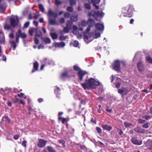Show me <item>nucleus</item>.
<instances>
[{
    "label": "nucleus",
    "mask_w": 152,
    "mask_h": 152,
    "mask_svg": "<svg viewBox=\"0 0 152 152\" xmlns=\"http://www.w3.org/2000/svg\"><path fill=\"white\" fill-rule=\"evenodd\" d=\"M91 26H88L86 29V33L85 34L84 39L85 42L88 43L92 41L94 38H97L100 36V33L98 31L95 30L93 32L90 33L88 34V33L89 32L91 29Z\"/></svg>",
    "instance_id": "nucleus-1"
},
{
    "label": "nucleus",
    "mask_w": 152,
    "mask_h": 152,
    "mask_svg": "<svg viewBox=\"0 0 152 152\" xmlns=\"http://www.w3.org/2000/svg\"><path fill=\"white\" fill-rule=\"evenodd\" d=\"M99 85L100 83L97 80L91 78L88 80H86L84 83L81 84L82 86L85 89L94 88Z\"/></svg>",
    "instance_id": "nucleus-2"
},
{
    "label": "nucleus",
    "mask_w": 152,
    "mask_h": 152,
    "mask_svg": "<svg viewBox=\"0 0 152 152\" xmlns=\"http://www.w3.org/2000/svg\"><path fill=\"white\" fill-rule=\"evenodd\" d=\"M88 15L89 17H93L97 21H99L100 18L104 15V13L99 11L92 10L91 12H88Z\"/></svg>",
    "instance_id": "nucleus-3"
},
{
    "label": "nucleus",
    "mask_w": 152,
    "mask_h": 152,
    "mask_svg": "<svg viewBox=\"0 0 152 152\" xmlns=\"http://www.w3.org/2000/svg\"><path fill=\"white\" fill-rule=\"evenodd\" d=\"M132 7L128 5L124 7L122 9V13L124 16L131 17L133 16V10Z\"/></svg>",
    "instance_id": "nucleus-4"
},
{
    "label": "nucleus",
    "mask_w": 152,
    "mask_h": 152,
    "mask_svg": "<svg viewBox=\"0 0 152 152\" xmlns=\"http://www.w3.org/2000/svg\"><path fill=\"white\" fill-rule=\"evenodd\" d=\"M9 18L11 26L15 28L18 25L19 20L18 17L17 15H12Z\"/></svg>",
    "instance_id": "nucleus-5"
},
{
    "label": "nucleus",
    "mask_w": 152,
    "mask_h": 152,
    "mask_svg": "<svg viewBox=\"0 0 152 152\" xmlns=\"http://www.w3.org/2000/svg\"><path fill=\"white\" fill-rule=\"evenodd\" d=\"M74 69L77 71H78V76L79 78V80L80 81L83 80V77L84 75L86 74V72L80 70V68L77 66H73Z\"/></svg>",
    "instance_id": "nucleus-6"
},
{
    "label": "nucleus",
    "mask_w": 152,
    "mask_h": 152,
    "mask_svg": "<svg viewBox=\"0 0 152 152\" xmlns=\"http://www.w3.org/2000/svg\"><path fill=\"white\" fill-rule=\"evenodd\" d=\"M129 92L128 89L126 88L122 87L118 89V92L122 95L126 94Z\"/></svg>",
    "instance_id": "nucleus-7"
},
{
    "label": "nucleus",
    "mask_w": 152,
    "mask_h": 152,
    "mask_svg": "<svg viewBox=\"0 0 152 152\" xmlns=\"http://www.w3.org/2000/svg\"><path fill=\"white\" fill-rule=\"evenodd\" d=\"M131 142L133 144L137 145H140L142 143V141L138 140L137 137L136 136H134L132 137Z\"/></svg>",
    "instance_id": "nucleus-8"
},
{
    "label": "nucleus",
    "mask_w": 152,
    "mask_h": 152,
    "mask_svg": "<svg viewBox=\"0 0 152 152\" xmlns=\"http://www.w3.org/2000/svg\"><path fill=\"white\" fill-rule=\"evenodd\" d=\"M113 68L118 72H120V61H119L117 60L115 61L114 64L113 66Z\"/></svg>",
    "instance_id": "nucleus-9"
},
{
    "label": "nucleus",
    "mask_w": 152,
    "mask_h": 152,
    "mask_svg": "<svg viewBox=\"0 0 152 152\" xmlns=\"http://www.w3.org/2000/svg\"><path fill=\"white\" fill-rule=\"evenodd\" d=\"M137 66L138 70L140 72H141L144 70L145 67L144 64L142 62H138L137 64Z\"/></svg>",
    "instance_id": "nucleus-10"
},
{
    "label": "nucleus",
    "mask_w": 152,
    "mask_h": 152,
    "mask_svg": "<svg viewBox=\"0 0 152 152\" xmlns=\"http://www.w3.org/2000/svg\"><path fill=\"white\" fill-rule=\"evenodd\" d=\"M47 142L42 139L39 140V142L38 143V146L39 148H43L45 146Z\"/></svg>",
    "instance_id": "nucleus-11"
},
{
    "label": "nucleus",
    "mask_w": 152,
    "mask_h": 152,
    "mask_svg": "<svg viewBox=\"0 0 152 152\" xmlns=\"http://www.w3.org/2000/svg\"><path fill=\"white\" fill-rule=\"evenodd\" d=\"M0 43L1 44H3L5 43L4 34L2 31L0 29Z\"/></svg>",
    "instance_id": "nucleus-12"
},
{
    "label": "nucleus",
    "mask_w": 152,
    "mask_h": 152,
    "mask_svg": "<svg viewBox=\"0 0 152 152\" xmlns=\"http://www.w3.org/2000/svg\"><path fill=\"white\" fill-rule=\"evenodd\" d=\"M47 15L49 18L51 16L56 18L58 16L57 13L52 11L50 9L49 10Z\"/></svg>",
    "instance_id": "nucleus-13"
},
{
    "label": "nucleus",
    "mask_w": 152,
    "mask_h": 152,
    "mask_svg": "<svg viewBox=\"0 0 152 152\" xmlns=\"http://www.w3.org/2000/svg\"><path fill=\"white\" fill-rule=\"evenodd\" d=\"M95 26L96 29L99 31H103L104 29V26L103 24L101 23H97Z\"/></svg>",
    "instance_id": "nucleus-14"
},
{
    "label": "nucleus",
    "mask_w": 152,
    "mask_h": 152,
    "mask_svg": "<svg viewBox=\"0 0 152 152\" xmlns=\"http://www.w3.org/2000/svg\"><path fill=\"white\" fill-rule=\"evenodd\" d=\"M134 131L138 133H143L145 132V130L143 128L139 127H137L134 128Z\"/></svg>",
    "instance_id": "nucleus-15"
},
{
    "label": "nucleus",
    "mask_w": 152,
    "mask_h": 152,
    "mask_svg": "<svg viewBox=\"0 0 152 152\" xmlns=\"http://www.w3.org/2000/svg\"><path fill=\"white\" fill-rule=\"evenodd\" d=\"M65 45V43L64 42H61L60 43L57 42L55 44V47L57 48H61L64 47Z\"/></svg>",
    "instance_id": "nucleus-16"
},
{
    "label": "nucleus",
    "mask_w": 152,
    "mask_h": 152,
    "mask_svg": "<svg viewBox=\"0 0 152 152\" xmlns=\"http://www.w3.org/2000/svg\"><path fill=\"white\" fill-rule=\"evenodd\" d=\"M6 7V5L5 3H4L2 5L0 4V12L1 13L5 11Z\"/></svg>",
    "instance_id": "nucleus-17"
},
{
    "label": "nucleus",
    "mask_w": 152,
    "mask_h": 152,
    "mask_svg": "<svg viewBox=\"0 0 152 152\" xmlns=\"http://www.w3.org/2000/svg\"><path fill=\"white\" fill-rule=\"evenodd\" d=\"M49 23L52 25H58V23H57L55 19H53L49 18Z\"/></svg>",
    "instance_id": "nucleus-18"
},
{
    "label": "nucleus",
    "mask_w": 152,
    "mask_h": 152,
    "mask_svg": "<svg viewBox=\"0 0 152 152\" xmlns=\"http://www.w3.org/2000/svg\"><path fill=\"white\" fill-rule=\"evenodd\" d=\"M16 33H18L19 37L20 36L22 38H25L26 37V35L25 33H22L20 29H19Z\"/></svg>",
    "instance_id": "nucleus-19"
},
{
    "label": "nucleus",
    "mask_w": 152,
    "mask_h": 152,
    "mask_svg": "<svg viewBox=\"0 0 152 152\" xmlns=\"http://www.w3.org/2000/svg\"><path fill=\"white\" fill-rule=\"evenodd\" d=\"M42 35V33L40 30L36 28V31H35V34L36 37H40Z\"/></svg>",
    "instance_id": "nucleus-20"
},
{
    "label": "nucleus",
    "mask_w": 152,
    "mask_h": 152,
    "mask_svg": "<svg viewBox=\"0 0 152 152\" xmlns=\"http://www.w3.org/2000/svg\"><path fill=\"white\" fill-rule=\"evenodd\" d=\"M94 21L93 19L90 18L88 21V24L89 26H93L94 24Z\"/></svg>",
    "instance_id": "nucleus-21"
},
{
    "label": "nucleus",
    "mask_w": 152,
    "mask_h": 152,
    "mask_svg": "<svg viewBox=\"0 0 152 152\" xmlns=\"http://www.w3.org/2000/svg\"><path fill=\"white\" fill-rule=\"evenodd\" d=\"M103 128L107 131H110L112 129V127L108 126L107 124H103L102 125Z\"/></svg>",
    "instance_id": "nucleus-22"
},
{
    "label": "nucleus",
    "mask_w": 152,
    "mask_h": 152,
    "mask_svg": "<svg viewBox=\"0 0 152 152\" xmlns=\"http://www.w3.org/2000/svg\"><path fill=\"white\" fill-rule=\"evenodd\" d=\"M48 152H56V150L52 147L48 146L46 147Z\"/></svg>",
    "instance_id": "nucleus-23"
},
{
    "label": "nucleus",
    "mask_w": 152,
    "mask_h": 152,
    "mask_svg": "<svg viewBox=\"0 0 152 152\" xmlns=\"http://www.w3.org/2000/svg\"><path fill=\"white\" fill-rule=\"evenodd\" d=\"M4 28L6 30H9L10 28L11 25H10L7 23V22H5L4 24Z\"/></svg>",
    "instance_id": "nucleus-24"
},
{
    "label": "nucleus",
    "mask_w": 152,
    "mask_h": 152,
    "mask_svg": "<svg viewBox=\"0 0 152 152\" xmlns=\"http://www.w3.org/2000/svg\"><path fill=\"white\" fill-rule=\"evenodd\" d=\"M35 31H36V28H29V33L31 36L33 35L34 33H35Z\"/></svg>",
    "instance_id": "nucleus-25"
},
{
    "label": "nucleus",
    "mask_w": 152,
    "mask_h": 152,
    "mask_svg": "<svg viewBox=\"0 0 152 152\" xmlns=\"http://www.w3.org/2000/svg\"><path fill=\"white\" fill-rule=\"evenodd\" d=\"M52 38L53 39H55L57 38L58 36L57 34L55 33H52L50 34Z\"/></svg>",
    "instance_id": "nucleus-26"
},
{
    "label": "nucleus",
    "mask_w": 152,
    "mask_h": 152,
    "mask_svg": "<svg viewBox=\"0 0 152 152\" xmlns=\"http://www.w3.org/2000/svg\"><path fill=\"white\" fill-rule=\"evenodd\" d=\"M10 43L11 44V46L13 47V49L14 50H15L16 47V45L15 41L13 40H12L10 42Z\"/></svg>",
    "instance_id": "nucleus-27"
},
{
    "label": "nucleus",
    "mask_w": 152,
    "mask_h": 152,
    "mask_svg": "<svg viewBox=\"0 0 152 152\" xmlns=\"http://www.w3.org/2000/svg\"><path fill=\"white\" fill-rule=\"evenodd\" d=\"M3 120L4 121L9 124L10 122V119L9 118L8 116H5L3 118Z\"/></svg>",
    "instance_id": "nucleus-28"
},
{
    "label": "nucleus",
    "mask_w": 152,
    "mask_h": 152,
    "mask_svg": "<svg viewBox=\"0 0 152 152\" xmlns=\"http://www.w3.org/2000/svg\"><path fill=\"white\" fill-rule=\"evenodd\" d=\"M54 93L56 94L57 96L60 94V89L58 87L54 89Z\"/></svg>",
    "instance_id": "nucleus-29"
},
{
    "label": "nucleus",
    "mask_w": 152,
    "mask_h": 152,
    "mask_svg": "<svg viewBox=\"0 0 152 152\" xmlns=\"http://www.w3.org/2000/svg\"><path fill=\"white\" fill-rule=\"evenodd\" d=\"M72 24V23L71 21L70 20H68L67 21L66 23V26L71 28Z\"/></svg>",
    "instance_id": "nucleus-30"
},
{
    "label": "nucleus",
    "mask_w": 152,
    "mask_h": 152,
    "mask_svg": "<svg viewBox=\"0 0 152 152\" xmlns=\"http://www.w3.org/2000/svg\"><path fill=\"white\" fill-rule=\"evenodd\" d=\"M43 41L45 43H49L51 42L50 39L47 37L44 38L43 39Z\"/></svg>",
    "instance_id": "nucleus-31"
},
{
    "label": "nucleus",
    "mask_w": 152,
    "mask_h": 152,
    "mask_svg": "<svg viewBox=\"0 0 152 152\" xmlns=\"http://www.w3.org/2000/svg\"><path fill=\"white\" fill-rule=\"evenodd\" d=\"M39 64L38 62H36L34 64V68L35 70H38V67Z\"/></svg>",
    "instance_id": "nucleus-32"
},
{
    "label": "nucleus",
    "mask_w": 152,
    "mask_h": 152,
    "mask_svg": "<svg viewBox=\"0 0 152 152\" xmlns=\"http://www.w3.org/2000/svg\"><path fill=\"white\" fill-rule=\"evenodd\" d=\"M70 19L72 20L73 21H76L77 20V16H72Z\"/></svg>",
    "instance_id": "nucleus-33"
},
{
    "label": "nucleus",
    "mask_w": 152,
    "mask_h": 152,
    "mask_svg": "<svg viewBox=\"0 0 152 152\" xmlns=\"http://www.w3.org/2000/svg\"><path fill=\"white\" fill-rule=\"evenodd\" d=\"M39 7L40 9V10L42 12H44L45 11V9L44 8L43 6V5L42 4H39Z\"/></svg>",
    "instance_id": "nucleus-34"
},
{
    "label": "nucleus",
    "mask_w": 152,
    "mask_h": 152,
    "mask_svg": "<svg viewBox=\"0 0 152 152\" xmlns=\"http://www.w3.org/2000/svg\"><path fill=\"white\" fill-rule=\"evenodd\" d=\"M84 7L87 10H90L91 7L90 5L88 4H84Z\"/></svg>",
    "instance_id": "nucleus-35"
},
{
    "label": "nucleus",
    "mask_w": 152,
    "mask_h": 152,
    "mask_svg": "<svg viewBox=\"0 0 152 152\" xmlns=\"http://www.w3.org/2000/svg\"><path fill=\"white\" fill-rule=\"evenodd\" d=\"M124 125L126 128L132 126V124L130 123L124 122Z\"/></svg>",
    "instance_id": "nucleus-36"
},
{
    "label": "nucleus",
    "mask_w": 152,
    "mask_h": 152,
    "mask_svg": "<svg viewBox=\"0 0 152 152\" xmlns=\"http://www.w3.org/2000/svg\"><path fill=\"white\" fill-rule=\"evenodd\" d=\"M150 125V124L148 123L144 124L142 125V127L144 128L147 129L149 127Z\"/></svg>",
    "instance_id": "nucleus-37"
},
{
    "label": "nucleus",
    "mask_w": 152,
    "mask_h": 152,
    "mask_svg": "<svg viewBox=\"0 0 152 152\" xmlns=\"http://www.w3.org/2000/svg\"><path fill=\"white\" fill-rule=\"evenodd\" d=\"M88 24V22H87L84 20H83L81 22V25L83 26H85Z\"/></svg>",
    "instance_id": "nucleus-38"
},
{
    "label": "nucleus",
    "mask_w": 152,
    "mask_h": 152,
    "mask_svg": "<svg viewBox=\"0 0 152 152\" xmlns=\"http://www.w3.org/2000/svg\"><path fill=\"white\" fill-rule=\"evenodd\" d=\"M147 61L149 63H152V59L149 56H147L146 58Z\"/></svg>",
    "instance_id": "nucleus-39"
},
{
    "label": "nucleus",
    "mask_w": 152,
    "mask_h": 152,
    "mask_svg": "<svg viewBox=\"0 0 152 152\" xmlns=\"http://www.w3.org/2000/svg\"><path fill=\"white\" fill-rule=\"evenodd\" d=\"M70 28L67 26L65 27L64 29V33H66L69 32V29Z\"/></svg>",
    "instance_id": "nucleus-40"
},
{
    "label": "nucleus",
    "mask_w": 152,
    "mask_h": 152,
    "mask_svg": "<svg viewBox=\"0 0 152 152\" xmlns=\"http://www.w3.org/2000/svg\"><path fill=\"white\" fill-rule=\"evenodd\" d=\"M67 37V36H64L62 35L59 37V39L60 40H65Z\"/></svg>",
    "instance_id": "nucleus-41"
},
{
    "label": "nucleus",
    "mask_w": 152,
    "mask_h": 152,
    "mask_svg": "<svg viewBox=\"0 0 152 152\" xmlns=\"http://www.w3.org/2000/svg\"><path fill=\"white\" fill-rule=\"evenodd\" d=\"M78 42L76 40L74 41L73 43V45L75 47H77L78 45Z\"/></svg>",
    "instance_id": "nucleus-42"
},
{
    "label": "nucleus",
    "mask_w": 152,
    "mask_h": 152,
    "mask_svg": "<svg viewBox=\"0 0 152 152\" xmlns=\"http://www.w3.org/2000/svg\"><path fill=\"white\" fill-rule=\"evenodd\" d=\"M76 3V1L75 0H70V4L71 5H75Z\"/></svg>",
    "instance_id": "nucleus-43"
},
{
    "label": "nucleus",
    "mask_w": 152,
    "mask_h": 152,
    "mask_svg": "<svg viewBox=\"0 0 152 152\" xmlns=\"http://www.w3.org/2000/svg\"><path fill=\"white\" fill-rule=\"evenodd\" d=\"M142 118L145 119L146 120H149L151 118V116L145 115L143 116Z\"/></svg>",
    "instance_id": "nucleus-44"
},
{
    "label": "nucleus",
    "mask_w": 152,
    "mask_h": 152,
    "mask_svg": "<svg viewBox=\"0 0 152 152\" xmlns=\"http://www.w3.org/2000/svg\"><path fill=\"white\" fill-rule=\"evenodd\" d=\"M67 10L68 12H72L73 11V8L72 7H68L67 8Z\"/></svg>",
    "instance_id": "nucleus-45"
},
{
    "label": "nucleus",
    "mask_w": 152,
    "mask_h": 152,
    "mask_svg": "<svg viewBox=\"0 0 152 152\" xmlns=\"http://www.w3.org/2000/svg\"><path fill=\"white\" fill-rule=\"evenodd\" d=\"M59 21L61 23H63L65 22V19L63 18H61L59 19Z\"/></svg>",
    "instance_id": "nucleus-46"
},
{
    "label": "nucleus",
    "mask_w": 152,
    "mask_h": 152,
    "mask_svg": "<svg viewBox=\"0 0 152 152\" xmlns=\"http://www.w3.org/2000/svg\"><path fill=\"white\" fill-rule=\"evenodd\" d=\"M64 16L65 18H68L70 17V15L69 13L66 12L64 13Z\"/></svg>",
    "instance_id": "nucleus-47"
},
{
    "label": "nucleus",
    "mask_w": 152,
    "mask_h": 152,
    "mask_svg": "<svg viewBox=\"0 0 152 152\" xmlns=\"http://www.w3.org/2000/svg\"><path fill=\"white\" fill-rule=\"evenodd\" d=\"M62 3V2L59 0H56L55 1L56 5L58 6Z\"/></svg>",
    "instance_id": "nucleus-48"
},
{
    "label": "nucleus",
    "mask_w": 152,
    "mask_h": 152,
    "mask_svg": "<svg viewBox=\"0 0 152 152\" xmlns=\"http://www.w3.org/2000/svg\"><path fill=\"white\" fill-rule=\"evenodd\" d=\"M137 121L140 124H143L145 123V120L140 119L138 120Z\"/></svg>",
    "instance_id": "nucleus-49"
},
{
    "label": "nucleus",
    "mask_w": 152,
    "mask_h": 152,
    "mask_svg": "<svg viewBox=\"0 0 152 152\" xmlns=\"http://www.w3.org/2000/svg\"><path fill=\"white\" fill-rule=\"evenodd\" d=\"M19 34H18V33H16V43H18V42L19 38Z\"/></svg>",
    "instance_id": "nucleus-50"
},
{
    "label": "nucleus",
    "mask_w": 152,
    "mask_h": 152,
    "mask_svg": "<svg viewBox=\"0 0 152 152\" xmlns=\"http://www.w3.org/2000/svg\"><path fill=\"white\" fill-rule=\"evenodd\" d=\"M59 143H61L62 144V146L63 147H64L65 146V145H64V143H65V142L64 141V140H59Z\"/></svg>",
    "instance_id": "nucleus-51"
},
{
    "label": "nucleus",
    "mask_w": 152,
    "mask_h": 152,
    "mask_svg": "<svg viewBox=\"0 0 152 152\" xmlns=\"http://www.w3.org/2000/svg\"><path fill=\"white\" fill-rule=\"evenodd\" d=\"M61 76L62 77H68V74L66 72L63 73L61 74Z\"/></svg>",
    "instance_id": "nucleus-52"
},
{
    "label": "nucleus",
    "mask_w": 152,
    "mask_h": 152,
    "mask_svg": "<svg viewBox=\"0 0 152 152\" xmlns=\"http://www.w3.org/2000/svg\"><path fill=\"white\" fill-rule=\"evenodd\" d=\"M30 23L29 22H27L26 23L24 24V27L25 28H27L29 26Z\"/></svg>",
    "instance_id": "nucleus-53"
},
{
    "label": "nucleus",
    "mask_w": 152,
    "mask_h": 152,
    "mask_svg": "<svg viewBox=\"0 0 152 152\" xmlns=\"http://www.w3.org/2000/svg\"><path fill=\"white\" fill-rule=\"evenodd\" d=\"M96 130L98 133H100L102 132V130L99 127H96Z\"/></svg>",
    "instance_id": "nucleus-54"
},
{
    "label": "nucleus",
    "mask_w": 152,
    "mask_h": 152,
    "mask_svg": "<svg viewBox=\"0 0 152 152\" xmlns=\"http://www.w3.org/2000/svg\"><path fill=\"white\" fill-rule=\"evenodd\" d=\"M34 43L36 44H38L39 42V41L38 39L36 38V37H35L34 39Z\"/></svg>",
    "instance_id": "nucleus-55"
},
{
    "label": "nucleus",
    "mask_w": 152,
    "mask_h": 152,
    "mask_svg": "<svg viewBox=\"0 0 152 152\" xmlns=\"http://www.w3.org/2000/svg\"><path fill=\"white\" fill-rule=\"evenodd\" d=\"M19 100V99H12V101L14 103H16L18 102Z\"/></svg>",
    "instance_id": "nucleus-56"
},
{
    "label": "nucleus",
    "mask_w": 152,
    "mask_h": 152,
    "mask_svg": "<svg viewBox=\"0 0 152 152\" xmlns=\"http://www.w3.org/2000/svg\"><path fill=\"white\" fill-rule=\"evenodd\" d=\"M119 134L121 135L123 133V132L122 130L120 129H118L117 130Z\"/></svg>",
    "instance_id": "nucleus-57"
},
{
    "label": "nucleus",
    "mask_w": 152,
    "mask_h": 152,
    "mask_svg": "<svg viewBox=\"0 0 152 152\" xmlns=\"http://www.w3.org/2000/svg\"><path fill=\"white\" fill-rule=\"evenodd\" d=\"M27 143V141H26L24 140L22 143V145L24 147H26V144Z\"/></svg>",
    "instance_id": "nucleus-58"
},
{
    "label": "nucleus",
    "mask_w": 152,
    "mask_h": 152,
    "mask_svg": "<svg viewBox=\"0 0 152 152\" xmlns=\"http://www.w3.org/2000/svg\"><path fill=\"white\" fill-rule=\"evenodd\" d=\"M106 110L109 113H112V110L111 109H110L108 108V107H107L106 109Z\"/></svg>",
    "instance_id": "nucleus-59"
},
{
    "label": "nucleus",
    "mask_w": 152,
    "mask_h": 152,
    "mask_svg": "<svg viewBox=\"0 0 152 152\" xmlns=\"http://www.w3.org/2000/svg\"><path fill=\"white\" fill-rule=\"evenodd\" d=\"M19 137V136L18 135L16 134L14 136L13 138L15 140H17L18 139Z\"/></svg>",
    "instance_id": "nucleus-60"
},
{
    "label": "nucleus",
    "mask_w": 152,
    "mask_h": 152,
    "mask_svg": "<svg viewBox=\"0 0 152 152\" xmlns=\"http://www.w3.org/2000/svg\"><path fill=\"white\" fill-rule=\"evenodd\" d=\"M73 33L75 34H78L79 32L78 30H73Z\"/></svg>",
    "instance_id": "nucleus-61"
},
{
    "label": "nucleus",
    "mask_w": 152,
    "mask_h": 152,
    "mask_svg": "<svg viewBox=\"0 0 152 152\" xmlns=\"http://www.w3.org/2000/svg\"><path fill=\"white\" fill-rule=\"evenodd\" d=\"M121 85V84L119 82H118L115 85V87L117 88H119Z\"/></svg>",
    "instance_id": "nucleus-62"
},
{
    "label": "nucleus",
    "mask_w": 152,
    "mask_h": 152,
    "mask_svg": "<svg viewBox=\"0 0 152 152\" xmlns=\"http://www.w3.org/2000/svg\"><path fill=\"white\" fill-rule=\"evenodd\" d=\"M9 37L10 38L13 39L14 38V34L13 33H11L9 34Z\"/></svg>",
    "instance_id": "nucleus-63"
},
{
    "label": "nucleus",
    "mask_w": 152,
    "mask_h": 152,
    "mask_svg": "<svg viewBox=\"0 0 152 152\" xmlns=\"http://www.w3.org/2000/svg\"><path fill=\"white\" fill-rule=\"evenodd\" d=\"M34 24L36 26H37L38 25V23L36 21H34L33 22Z\"/></svg>",
    "instance_id": "nucleus-64"
}]
</instances>
